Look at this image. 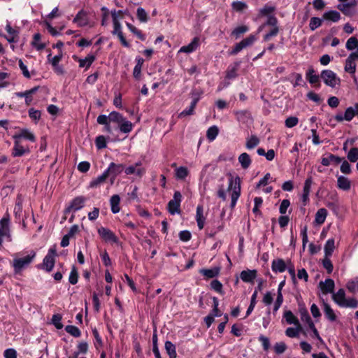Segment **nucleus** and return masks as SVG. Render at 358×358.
Wrapping results in <instances>:
<instances>
[{"mask_svg": "<svg viewBox=\"0 0 358 358\" xmlns=\"http://www.w3.org/2000/svg\"><path fill=\"white\" fill-rule=\"evenodd\" d=\"M10 217L9 215L6 214L0 220V248L3 245V239L7 238L8 241H10V234L9 229Z\"/></svg>", "mask_w": 358, "mask_h": 358, "instance_id": "6", "label": "nucleus"}, {"mask_svg": "<svg viewBox=\"0 0 358 358\" xmlns=\"http://www.w3.org/2000/svg\"><path fill=\"white\" fill-rule=\"evenodd\" d=\"M101 10L102 12L101 24L106 27L108 24V20L109 18V10L106 7L103 6L101 8Z\"/></svg>", "mask_w": 358, "mask_h": 358, "instance_id": "61", "label": "nucleus"}, {"mask_svg": "<svg viewBox=\"0 0 358 358\" xmlns=\"http://www.w3.org/2000/svg\"><path fill=\"white\" fill-rule=\"evenodd\" d=\"M126 25L127 28L129 29V31L132 32L134 35H136L138 38L143 41L145 40L146 36L142 32L141 30L137 29L135 26H134L129 22H126Z\"/></svg>", "mask_w": 358, "mask_h": 358, "instance_id": "39", "label": "nucleus"}, {"mask_svg": "<svg viewBox=\"0 0 358 358\" xmlns=\"http://www.w3.org/2000/svg\"><path fill=\"white\" fill-rule=\"evenodd\" d=\"M322 19L327 21L337 22L341 19V14L336 10H329L325 12L322 15Z\"/></svg>", "mask_w": 358, "mask_h": 358, "instance_id": "25", "label": "nucleus"}, {"mask_svg": "<svg viewBox=\"0 0 358 358\" xmlns=\"http://www.w3.org/2000/svg\"><path fill=\"white\" fill-rule=\"evenodd\" d=\"M322 266L327 270V273L331 274L334 269L333 264L330 259V257L324 256L322 260Z\"/></svg>", "mask_w": 358, "mask_h": 358, "instance_id": "55", "label": "nucleus"}, {"mask_svg": "<svg viewBox=\"0 0 358 358\" xmlns=\"http://www.w3.org/2000/svg\"><path fill=\"white\" fill-rule=\"evenodd\" d=\"M275 10V7L268 3L264 5V6L259 10L257 17L260 18L262 17H268L273 15V12Z\"/></svg>", "mask_w": 358, "mask_h": 358, "instance_id": "26", "label": "nucleus"}, {"mask_svg": "<svg viewBox=\"0 0 358 358\" xmlns=\"http://www.w3.org/2000/svg\"><path fill=\"white\" fill-rule=\"evenodd\" d=\"M259 138L257 136L252 135L250 138H247L245 147L248 150L253 149L259 144Z\"/></svg>", "mask_w": 358, "mask_h": 358, "instance_id": "40", "label": "nucleus"}, {"mask_svg": "<svg viewBox=\"0 0 358 358\" xmlns=\"http://www.w3.org/2000/svg\"><path fill=\"white\" fill-rule=\"evenodd\" d=\"M14 145L12 149V155L14 157H22L25 154L29 153V148H24L20 141L17 139H14Z\"/></svg>", "mask_w": 358, "mask_h": 358, "instance_id": "11", "label": "nucleus"}, {"mask_svg": "<svg viewBox=\"0 0 358 358\" xmlns=\"http://www.w3.org/2000/svg\"><path fill=\"white\" fill-rule=\"evenodd\" d=\"M345 71L349 73L355 74L356 71L355 62L348 57L345 60Z\"/></svg>", "mask_w": 358, "mask_h": 358, "instance_id": "45", "label": "nucleus"}, {"mask_svg": "<svg viewBox=\"0 0 358 358\" xmlns=\"http://www.w3.org/2000/svg\"><path fill=\"white\" fill-rule=\"evenodd\" d=\"M41 38V36L39 33H36L34 35L32 45L35 47L38 50H41L45 48V45L44 43H38Z\"/></svg>", "mask_w": 358, "mask_h": 358, "instance_id": "52", "label": "nucleus"}, {"mask_svg": "<svg viewBox=\"0 0 358 358\" xmlns=\"http://www.w3.org/2000/svg\"><path fill=\"white\" fill-rule=\"evenodd\" d=\"M280 31L279 27H271L270 31L264 35L263 41H269L273 37L276 36Z\"/></svg>", "mask_w": 358, "mask_h": 358, "instance_id": "49", "label": "nucleus"}, {"mask_svg": "<svg viewBox=\"0 0 358 358\" xmlns=\"http://www.w3.org/2000/svg\"><path fill=\"white\" fill-rule=\"evenodd\" d=\"M327 213V209L324 208H320L315 214V222L318 224H323L325 222Z\"/></svg>", "mask_w": 358, "mask_h": 358, "instance_id": "38", "label": "nucleus"}, {"mask_svg": "<svg viewBox=\"0 0 358 358\" xmlns=\"http://www.w3.org/2000/svg\"><path fill=\"white\" fill-rule=\"evenodd\" d=\"M358 40L356 37H350L346 42L345 48L348 50H353L357 48Z\"/></svg>", "mask_w": 358, "mask_h": 358, "instance_id": "57", "label": "nucleus"}, {"mask_svg": "<svg viewBox=\"0 0 358 358\" xmlns=\"http://www.w3.org/2000/svg\"><path fill=\"white\" fill-rule=\"evenodd\" d=\"M51 56H52V55L49 54L48 55V59L50 62V63H51V64L52 65L53 67L57 66V65L59 64V62L62 59V57H63L62 52L59 51V54L55 55V57H53L52 59H50Z\"/></svg>", "mask_w": 358, "mask_h": 358, "instance_id": "59", "label": "nucleus"}, {"mask_svg": "<svg viewBox=\"0 0 358 358\" xmlns=\"http://www.w3.org/2000/svg\"><path fill=\"white\" fill-rule=\"evenodd\" d=\"M228 189L229 190L232 189L231 208H234L241 195V179L238 176L234 178V177L230 175Z\"/></svg>", "mask_w": 358, "mask_h": 358, "instance_id": "3", "label": "nucleus"}, {"mask_svg": "<svg viewBox=\"0 0 358 358\" xmlns=\"http://www.w3.org/2000/svg\"><path fill=\"white\" fill-rule=\"evenodd\" d=\"M322 24V20L317 17H313L310 18L309 27L311 31L315 30L320 27Z\"/></svg>", "mask_w": 358, "mask_h": 358, "instance_id": "53", "label": "nucleus"}, {"mask_svg": "<svg viewBox=\"0 0 358 358\" xmlns=\"http://www.w3.org/2000/svg\"><path fill=\"white\" fill-rule=\"evenodd\" d=\"M210 288L222 295L224 294L222 284L218 280H212L210 282Z\"/></svg>", "mask_w": 358, "mask_h": 358, "instance_id": "50", "label": "nucleus"}, {"mask_svg": "<svg viewBox=\"0 0 358 358\" xmlns=\"http://www.w3.org/2000/svg\"><path fill=\"white\" fill-rule=\"evenodd\" d=\"M29 116V117L35 121V122H37L40 119L41 116V113L39 110H36L34 108H31L28 110Z\"/></svg>", "mask_w": 358, "mask_h": 358, "instance_id": "56", "label": "nucleus"}, {"mask_svg": "<svg viewBox=\"0 0 358 358\" xmlns=\"http://www.w3.org/2000/svg\"><path fill=\"white\" fill-rule=\"evenodd\" d=\"M13 138L20 141V138H24L30 141L31 142L36 141V137L33 133H31L27 129H22L19 134H15Z\"/></svg>", "mask_w": 358, "mask_h": 358, "instance_id": "18", "label": "nucleus"}, {"mask_svg": "<svg viewBox=\"0 0 358 358\" xmlns=\"http://www.w3.org/2000/svg\"><path fill=\"white\" fill-rule=\"evenodd\" d=\"M333 300L339 306H342L345 300V292L343 289H339L336 294L332 296Z\"/></svg>", "mask_w": 358, "mask_h": 358, "instance_id": "36", "label": "nucleus"}, {"mask_svg": "<svg viewBox=\"0 0 358 358\" xmlns=\"http://www.w3.org/2000/svg\"><path fill=\"white\" fill-rule=\"evenodd\" d=\"M73 22L76 23L78 27L87 26L89 23L87 13L83 9L78 11L74 17Z\"/></svg>", "mask_w": 358, "mask_h": 358, "instance_id": "10", "label": "nucleus"}, {"mask_svg": "<svg viewBox=\"0 0 358 358\" xmlns=\"http://www.w3.org/2000/svg\"><path fill=\"white\" fill-rule=\"evenodd\" d=\"M108 178H109V176L107 174V172L104 171L101 176H99L97 178H94L90 181L89 184V188H96L100 186L101 185L106 182Z\"/></svg>", "mask_w": 358, "mask_h": 358, "instance_id": "21", "label": "nucleus"}, {"mask_svg": "<svg viewBox=\"0 0 358 358\" xmlns=\"http://www.w3.org/2000/svg\"><path fill=\"white\" fill-rule=\"evenodd\" d=\"M271 269L274 273H283L287 269V264L282 259H273L271 263Z\"/></svg>", "mask_w": 358, "mask_h": 358, "instance_id": "17", "label": "nucleus"}, {"mask_svg": "<svg viewBox=\"0 0 358 358\" xmlns=\"http://www.w3.org/2000/svg\"><path fill=\"white\" fill-rule=\"evenodd\" d=\"M97 232L103 241L110 243H119V238L110 229L101 227L98 229Z\"/></svg>", "mask_w": 358, "mask_h": 358, "instance_id": "8", "label": "nucleus"}, {"mask_svg": "<svg viewBox=\"0 0 358 358\" xmlns=\"http://www.w3.org/2000/svg\"><path fill=\"white\" fill-rule=\"evenodd\" d=\"M96 57L94 55H88L85 59H80L79 67H86V69H89L92 63L95 61Z\"/></svg>", "mask_w": 358, "mask_h": 358, "instance_id": "37", "label": "nucleus"}, {"mask_svg": "<svg viewBox=\"0 0 358 358\" xmlns=\"http://www.w3.org/2000/svg\"><path fill=\"white\" fill-rule=\"evenodd\" d=\"M264 25L270 26L271 27H279L278 26V20L275 15H269L267 17L266 22H264Z\"/></svg>", "mask_w": 358, "mask_h": 358, "instance_id": "62", "label": "nucleus"}, {"mask_svg": "<svg viewBox=\"0 0 358 358\" xmlns=\"http://www.w3.org/2000/svg\"><path fill=\"white\" fill-rule=\"evenodd\" d=\"M220 272V267H214L213 268H202L199 271V273L203 275L206 278H213L217 277Z\"/></svg>", "mask_w": 358, "mask_h": 358, "instance_id": "23", "label": "nucleus"}, {"mask_svg": "<svg viewBox=\"0 0 358 358\" xmlns=\"http://www.w3.org/2000/svg\"><path fill=\"white\" fill-rule=\"evenodd\" d=\"M219 134V129L217 126L209 127L206 131V137L209 141H213Z\"/></svg>", "mask_w": 358, "mask_h": 358, "instance_id": "41", "label": "nucleus"}, {"mask_svg": "<svg viewBox=\"0 0 358 358\" xmlns=\"http://www.w3.org/2000/svg\"><path fill=\"white\" fill-rule=\"evenodd\" d=\"M320 78L326 85L331 87H335V86L341 82V80L337 76L336 73L329 69L322 71Z\"/></svg>", "mask_w": 358, "mask_h": 358, "instance_id": "4", "label": "nucleus"}, {"mask_svg": "<svg viewBox=\"0 0 358 358\" xmlns=\"http://www.w3.org/2000/svg\"><path fill=\"white\" fill-rule=\"evenodd\" d=\"M343 304L341 307L355 308L358 306V301L354 298L345 299Z\"/></svg>", "mask_w": 358, "mask_h": 358, "instance_id": "63", "label": "nucleus"}, {"mask_svg": "<svg viewBox=\"0 0 358 358\" xmlns=\"http://www.w3.org/2000/svg\"><path fill=\"white\" fill-rule=\"evenodd\" d=\"M57 256V250L55 246L51 247L48 251V254L45 256L43 263L40 264L37 266L38 268L43 269L48 273H50L52 271L55 264V257Z\"/></svg>", "mask_w": 358, "mask_h": 358, "instance_id": "2", "label": "nucleus"}, {"mask_svg": "<svg viewBox=\"0 0 358 358\" xmlns=\"http://www.w3.org/2000/svg\"><path fill=\"white\" fill-rule=\"evenodd\" d=\"M120 197L118 194H114L110 197V203L111 207V211L113 213L115 214L120 212Z\"/></svg>", "mask_w": 358, "mask_h": 358, "instance_id": "29", "label": "nucleus"}, {"mask_svg": "<svg viewBox=\"0 0 358 358\" xmlns=\"http://www.w3.org/2000/svg\"><path fill=\"white\" fill-rule=\"evenodd\" d=\"M126 175L136 174L138 177L141 178L145 173V168L135 169L134 166H129L124 169Z\"/></svg>", "mask_w": 358, "mask_h": 358, "instance_id": "28", "label": "nucleus"}, {"mask_svg": "<svg viewBox=\"0 0 358 358\" xmlns=\"http://www.w3.org/2000/svg\"><path fill=\"white\" fill-rule=\"evenodd\" d=\"M257 271L255 269L253 270H243L240 273V278L244 282L253 283L254 280L257 278Z\"/></svg>", "mask_w": 358, "mask_h": 358, "instance_id": "14", "label": "nucleus"}, {"mask_svg": "<svg viewBox=\"0 0 358 358\" xmlns=\"http://www.w3.org/2000/svg\"><path fill=\"white\" fill-rule=\"evenodd\" d=\"M337 187L343 191H348L351 187V182L348 178L339 176L337 178Z\"/></svg>", "mask_w": 358, "mask_h": 358, "instance_id": "22", "label": "nucleus"}, {"mask_svg": "<svg viewBox=\"0 0 358 358\" xmlns=\"http://www.w3.org/2000/svg\"><path fill=\"white\" fill-rule=\"evenodd\" d=\"M124 165L123 164H115L114 162H111L105 171L107 172L108 176H110V175L117 176L124 171Z\"/></svg>", "mask_w": 358, "mask_h": 358, "instance_id": "15", "label": "nucleus"}, {"mask_svg": "<svg viewBox=\"0 0 358 358\" xmlns=\"http://www.w3.org/2000/svg\"><path fill=\"white\" fill-rule=\"evenodd\" d=\"M306 78L311 85H315L316 87H320V76L315 74V70L313 67L308 69L306 73Z\"/></svg>", "mask_w": 358, "mask_h": 358, "instance_id": "13", "label": "nucleus"}, {"mask_svg": "<svg viewBox=\"0 0 358 358\" xmlns=\"http://www.w3.org/2000/svg\"><path fill=\"white\" fill-rule=\"evenodd\" d=\"M257 291L255 290L250 300V303L247 309L245 317H248L253 311L257 303Z\"/></svg>", "mask_w": 358, "mask_h": 358, "instance_id": "42", "label": "nucleus"}, {"mask_svg": "<svg viewBox=\"0 0 358 358\" xmlns=\"http://www.w3.org/2000/svg\"><path fill=\"white\" fill-rule=\"evenodd\" d=\"M257 40V37L255 34H250L245 38H243L241 41V43L242 44L244 48H246L249 46H251L254 44V43Z\"/></svg>", "mask_w": 358, "mask_h": 358, "instance_id": "43", "label": "nucleus"}, {"mask_svg": "<svg viewBox=\"0 0 358 358\" xmlns=\"http://www.w3.org/2000/svg\"><path fill=\"white\" fill-rule=\"evenodd\" d=\"M320 288L324 294L332 293L335 287L334 281L331 278H327L324 282L321 281L319 284Z\"/></svg>", "mask_w": 358, "mask_h": 358, "instance_id": "16", "label": "nucleus"}, {"mask_svg": "<svg viewBox=\"0 0 358 358\" xmlns=\"http://www.w3.org/2000/svg\"><path fill=\"white\" fill-rule=\"evenodd\" d=\"M95 144L98 149H103L107 147L106 138L104 136L100 135L96 138Z\"/></svg>", "mask_w": 358, "mask_h": 358, "instance_id": "60", "label": "nucleus"}, {"mask_svg": "<svg viewBox=\"0 0 358 358\" xmlns=\"http://www.w3.org/2000/svg\"><path fill=\"white\" fill-rule=\"evenodd\" d=\"M283 317L289 324H294L299 327V329H302L298 318L293 314L291 310H286L284 313Z\"/></svg>", "mask_w": 358, "mask_h": 358, "instance_id": "24", "label": "nucleus"}, {"mask_svg": "<svg viewBox=\"0 0 358 358\" xmlns=\"http://www.w3.org/2000/svg\"><path fill=\"white\" fill-rule=\"evenodd\" d=\"M335 249V241L334 238L328 239L324 245V256L331 257L333 254V252Z\"/></svg>", "mask_w": 358, "mask_h": 358, "instance_id": "34", "label": "nucleus"}, {"mask_svg": "<svg viewBox=\"0 0 358 358\" xmlns=\"http://www.w3.org/2000/svg\"><path fill=\"white\" fill-rule=\"evenodd\" d=\"M86 201L87 199L83 196L75 197L70 204L65 208L64 213L69 214L71 211L76 212L82 209L84 207Z\"/></svg>", "mask_w": 358, "mask_h": 358, "instance_id": "9", "label": "nucleus"}, {"mask_svg": "<svg viewBox=\"0 0 358 358\" xmlns=\"http://www.w3.org/2000/svg\"><path fill=\"white\" fill-rule=\"evenodd\" d=\"M189 175V171L185 166H180L176 170V177L179 180H184Z\"/></svg>", "mask_w": 358, "mask_h": 358, "instance_id": "48", "label": "nucleus"}, {"mask_svg": "<svg viewBox=\"0 0 358 358\" xmlns=\"http://www.w3.org/2000/svg\"><path fill=\"white\" fill-rule=\"evenodd\" d=\"M35 257L36 252L34 250H31L29 255L22 258L15 259L13 264L15 272H20L24 267L29 265Z\"/></svg>", "mask_w": 358, "mask_h": 358, "instance_id": "7", "label": "nucleus"}, {"mask_svg": "<svg viewBox=\"0 0 358 358\" xmlns=\"http://www.w3.org/2000/svg\"><path fill=\"white\" fill-rule=\"evenodd\" d=\"M287 350V345L284 342L276 343L274 345V351L276 354L280 355Z\"/></svg>", "mask_w": 358, "mask_h": 358, "instance_id": "64", "label": "nucleus"}, {"mask_svg": "<svg viewBox=\"0 0 358 358\" xmlns=\"http://www.w3.org/2000/svg\"><path fill=\"white\" fill-rule=\"evenodd\" d=\"M200 45V39L196 36L193 38L192 41L187 45L182 46L179 50L180 52L192 53L194 52Z\"/></svg>", "mask_w": 358, "mask_h": 358, "instance_id": "12", "label": "nucleus"}, {"mask_svg": "<svg viewBox=\"0 0 358 358\" xmlns=\"http://www.w3.org/2000/svg\"><path fill=\"white\" fill-rule=\"evenodd\" d=\"M231 7L236 12H243L248 8V5L245 2L237 1L232 2Z\"/></svg>", "mask_w": 358, "mask_h": 358, "instance_id": "51", "label": "nucleus"}, {"mask_svg": "<svg viewBox=\"0 0 358 358\" xmlns=\"http://www.w3.org/2000/svg\"><path fill=\"white\" fill-rule=\"evenodd\" d=\"M96 122L99 124L103 125L102 131L109 134H113V131L117 129L122 133L128 134L134 127V124L130 121L117 111H112L108 115H99Z\"/></svg>", "mask_w": 358, "mask_h": 358, "instance_id": "1", "label": "nucleus"}, {"mask_svg": "<svg viewBox=\"0 0 358 358\" xmlns=\"http://www.w3.org/2000/svg\"><path fill=\"white\" fill-rule=\"evenodd\" d=\"M324 312L325 317L331 322H334L336 320V315L334 310L331 308L330 305L323 300Z\"/></svg>", "mask_w": 358, "mask_h": 358, "instance_id": "32", "label": "nucleus"}, {"mask_svg": "<svg viewBox=\"0 0 358 358\" xmlns=\"http://www.w3.org/2000/svg\"><path fill=\"white\" fill-rule=\"evenodd\" d=\"M249 31V27L247 25H241L234 29L231 33V36L238 39L241 38L242 35Z\"/></svg>", "mask_w": 358, "mask_h": 358, "instance_id": "35", "label": "nucleus"}, {"mask_svg": "<svg viewBox=\"0 0 358 358\" xmlns=\"http://www.w3.org/2000/svg\"><path fill=\"white\" fill-rule=\"evenodd\" d=\"M164 348L169 358L177 357L176 348L172 342L166 341L164 344Z\"/></svg>", "mask_w": 358, "mask_h": 358, "instance_id": "33", "label": "nucleus"}, {"mask_svg": "<svg viewBox=\"0 0 358 358\" xmlns=\"http://www.w3.org/2000/svg\"><path fill=\"white\" fill-rule=\"evenodd\" d=\"M78 271L75 266H72L71 271L69 274V281L71 285H76L78 281Z\"/></svg>", "mask_w": 358, "mask_h": 358, "instance_id": "47", "label": "nucleus"}, {"mask_svg": "<svg viewBox=\"0 0 358 358\" xmlns=\"http://www.w3.org/2000/svg\"><path fill=\"white\" fill-rule=\"evenodd\" d=\"M197 103H198V98H196L195 99H192V101H191L190 106L188 108L183 110L181 113H180L178 115V117L182 118L184 117L193 115L194 113V109H195Z\"/></svg>", "mask_w": 358, "mask_h": 358, "instance_id": "27", "label": "nucleus"}, {"mask_svg": "<svg viewBox=\"0 0 358 358\" xmlns=\"http://www.w3.org/2000/svg\"><path fill=\"white\" fill-rule=\"evenodd\" d=\"M347 157L350 162H356L358 160V148H352L348 152Z\"/></svg>", "mask_w": 358, "mask_h": 358, "instance_id": "54", "label": "nucleus"}, {"mask_svg": "<svg viewBox=\"0 0 358 358\" xmlns=\"http://www.w3.org/2000/svg\"><path fill=\"white\" fill-rule=\"evenodd\" d=\"M241 62H234L233 65H229L226 71V78L229 80H232L236 78L238 76L237 71L238 70V67L240 66Z\"/></svg>", "mask_w": 358, "mask_h": 358, "instance_id": "20", "label": "nucleus"}, {"mask_svg": "<svg viewBox=\"0 0 358 358\" xmlns=\"http://www.w3.org/2000/svg\"><path fill=\"white\" fill-rule=\"evenodd\" d=\"M111 15L113 18V30L112 31L113 35H117L119 33H122V26L119 20H117V15H116V10H114L111 12Z\"/></svg>", "mask_w": 358, "mask_h": 358, "instance_id": "31", "label": "nucleus"}, {"mask_svg": "<svg viewBox=\"0 0 358 358\" xmlns=\"http://www.w3.org/2000/svg\"><path fill=\"white\" fill-rule=\"evenodd\" d=\"M238 162L241 164V166L243 169H247L252 163V159L250 155L246 152L241 154L238 156Z\"/></svg>", "mask_w": 358, "mask_h": 358, "instance_id": "30", "label": "nucleus"}, {"mask_svg": "<svg viewBox=\"0 0 358 358\" xmlns=\"http://www.w3.org/2000/svg\"><path fill=\"white\" fill-rule=\"evenodd\" d=\"M182 198L181 193L179 191H175L173 199L170 200L167 204V209L171 215L180 213Z\"/></svg>", "mask_w": 358, "mask_h": 358, "instance_id": "5", "label": "nucleus"}, {"mask_svg": "<svg viewBox=\"0 0 358 358\" xmlns=\"http://www.w3.org/2000/svg\"><path fill=\"white\" fill-rule=\"evenodd\" d=\"M136 16L141 22H147L149 20V17L145 10L141 7L137 8Z\"/></svg>", "mask_w": 358, "mask_h": 358, "instance_id": "44", "label": "nucleus"}, {"mask_svg": "<svg viewBox=\"0 0 358 358\" xmlns=\"http://www.w3.org/2000/svg\"><path fill=\"white\" fill-rule=\"evenodd\" d=\"M343 161V158L336 156L334 154L329 153L327 157H323L322 158L321 163L323 166H328L331 163L338 164Z\"/></svg>", "mask_w": 358, "mask_h": 358, "instance_id": "19", "label": "nucleus"}, {"mask_svg": "<svg viewBox=\"0 0 358 358\" xmlns=\"http://www.w3.org/2000/svg\"><path fill=\"white\" fill-rule=\"evenodd\" d=\"M65 331L75 338H78L81 336L80 330L77 327L73 325L66 326Z\"/></svg>", "mask_w": 358, "mask_h": 358, "instance_id": "46", "label": "nucleus"}, {"mask_svg": "<svg viewBox=\"0 0 358 358\" xmlns=\"http://www.w3.org/2000/svg\"><path fill=\"white\" fill-rule=\"evenodd\" d=\"M62 317L60 314H54L52 317V323L57 329H62L64 325L61 322Z\"/></svg>", "mask_w": 358, "mask_h": 358, "instance_id": "58", "label": "nucleus"}]
</instances>
